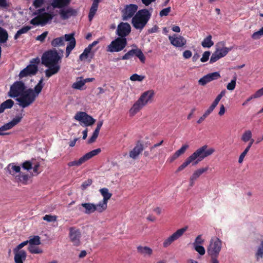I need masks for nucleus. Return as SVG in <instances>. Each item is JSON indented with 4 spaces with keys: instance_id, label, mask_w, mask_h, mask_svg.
I'll use <instances>...</instances> for the list:
<instances>
[{
    "instance_id": "f257e3e1",
    "label": "nucleus",
    "mask_w": 263,
    "mask_h": 263,
    "mask_svg": "<svg viewBox=\"0 0 263 263\" xmlns=\"http://www.w3.org/2000/svg\"><path fill=\"white\" fill-rule=\"evenodd\" d=\"M62 57L60 55L55 49L48 50L45 51L41 58L42 64L48 68L45 71V76L49 78L59 72L61 66Z\"/></svg>"
},
{
    "instance_id": "f03ea898",
    "label": "nucleus",
    "mask_w": 263,
    "mask_h": 263,
    "mask_svg": "<svg viewBox=\"0 0 263 263\" xmlns=\"http://www.w3.org/2000/svg\"><path fill=\"white\" fill-rule=\"evenodd\" d=\"M215 151L214 148L209 147L206 144L200 147L185 159L184 162L178 167L176 172L182 171L190 164L192 165H196L204 158L212 155Z\"/></svg>"
},
{
    "instance_id": "7ed1b4c3",
    "label": "nucleus",
    "mask_w": 263,
    "mask_h": 263,
    "mask_svg": "<svg viewBox=\"0 0 263 263\" xmlns=\"http://www.w3.org/2000/svg\"><path fill=\"white\" fill-rule=\"evenodd\" d=\"M43 79L42 78L34 88L27 89L15 100L18 102L19 106L25 108L31 105L39 95L41 92L44 87Z\"/></svg>"
},
{
    "instance_id": "20e7f679",
    "label": "nucleus",
    "mask_w": 263,
    "mask_h": 263,
    "mask_svg": "<svg viewBox=\"0 0 263 263\" xmlns=\"http://www.w3.org/2000/svg\"><path fill=\"white\" fill-rule=\"evenodd\" d=\"M51 6H48L45 8L36 10L33 12L36 16L30 20V23L34 26H44L49 23L55 15L53 9H50Z\"/></svg>"
},
{
    "instance_id": "39448f33",
    "label": "nucleus",
    "mask_w": 263,
    "mask_h": 263,
    "mask_svg": "<svg viewBox=\"0 0 263 263\" xmlns=\"http://www.w3.org/2000/svg\"><path fill=\"white\" fill-rule=\"evenodd\" d=\"M151 16V13L148 10H140L132 18V24L136 29L141 30L146 26Z\"/></svg>"
},
{
    "instance_id": "423d86ee",
    "label": "nucleus",
    "mask_w": 263,
    "mask_h": 263,
    "mask_svg": "<svg viewBox=\"0 0 263 263\" xmlns=\"http://www.w3.org/2000/svg\"><path fill=\"white\" fill-rule=\"evenodd\" d=\"M68 42L66 49V57H68L76 46V40L74 37V33L65 34L64 36L57 37L51 42V45L56 47L63 46L65 42Z\"/></svg>"
},
{
    "instance_id": "0eeeda50",
    "label": "nucleus",
    "mask_w": 263,
    "mask_h": 263,
    "mask_svg": "<svg viewBox=\"0 0 263 263\" xmlns=\"http://www.w3.org/2000/svg\"><path fill=\"white\" fill-rule=\"evenodd\" d=\"M27 89V87L23 81H15L10 86V90L8 92V96L10 98H17V97H19Z\"/></svg>"
},
{
    "instance_id": "6e6552de",
    "label": "nucleus",
    "mask_w": 263,
    "mask_h": 263,
    "mask_svg": "<svg viewBox=\"0 0 263 263\" xmlns=\"http://www.w3.org/2000/svg\"><path fill=\"white\" fill-rule=\"evenodd\" d=\"M127 45L126 38L117 37L107 47V51L116 52L122 50Z\"/></svg>"
},
{
    "instance_id": "1a4fd4ad",
    "label": "nucleus",
    "mask_w": 263,
    "mask_h": 263,
    "mask_svg": "<svg viewBox=\"0 0 263 263\" xmlns=\"http://www.w3.org/2000/svg\"><path fill=\"white\" fill-rule=\"evenodd\" d=\"M222 242L217 237L212 238L210 244L207 248V253L209 255H219L221 249Z\"/></svg>"
},
{
    "instance_id": "9d476101",
    "label": "nucleus",
    "mask_w": 263,
    "mask_h": 263,
    "mask_svg": "<svg viewBox=\"0 0 263 263\" xmlns=\"http://www.w3.org/2000/svg\"><path fill=\"white\" fill-rule=\"evenodd\" d=\"M188 227L185 226L181 229H178L172 235L169 236L166 239L164 240L163 243V246L164 248H167L170 246L173 242L178 239L181 236L183 235L184 233L187 230Z\"/></svg>"
},
{
    "instance_id": "9b49d317",
    "label": "nucleus",
    "mask_w": 263,
    "mask_h": 263,
    "mask_svg": "<svg viewBox=\"0 0 263 263\" xmlns=\"http://www.w3.org/2000/svg\"><path fill=\"white\" fill-rule=\"evenodd\" d=\"M138 10V6L135 4H129L126 5L122 11V19L126 21L133 17Z\"/></svg>"
},
{
    "instance_id": "f8f14e48",
    "label": "nucleus",
    "mask_w": 263,
    "mask_h": 263,
    "mask_svg": "<svg viewBox=\"0 0 263 263\" xmlns=\"http://www.w3.org/2000/svg\"><path fill=\"white\" fill-rule=\"evenodd\" d=\"M83 208L85 213L87 214H91L95 211L101 213L105 211V209L99 203L97 204L91 203H83Z\"/></svg>"
},
{
    "instance_id": "ddd939ff",
    "label": "nucleus",
    "mask_w": 263,
    "mask_h": 263,
    "mask_svg": "<svg viewBox=\"0 0 263 263\" xmlns=\"http://www.w3.org/2000/svg\"><path fill=\"white\" fill-rule=\"evenodd\" d=\"M23 116H17L13 119L10 122L5 124L4 125L0 127V135H8L9 133H4V131L9 130L13 127L15 125L18 124L22 119Z\"/></svg>"
},
{
    "instance_id": "4468645a",
    "label": "nucleus",
    "mask_w": 263,
    "mask_h": 263,
    "mask_svg": "<svg viewBox=\"0 0 263 263\" xmlns=\"http://www.w3.org/2000/svg\"><path fill=\"white\" fill-rule=\"evenodd\" d=\"M38 70L37 66L35 64H29L26 68L21 71L19 73V77L22 79L27 76L35 75Z\"/></svg>"
},
{
    "instance_id": "2eb2a0df",
    "label": "nucleus",
    "mask_w": 263,
    "mask_h": 263,
    "mask_svg": "<svg viewBox=\"0 0 263 263\" xmlns=\"http://www.w3.org/2000/svg\"><path fill=\"white\" fill-rule=\"evenodd\" d=\"M134 55L137 57L142 63H144L145 57L142 51L138 48L129 50L122 57V59L128 60Z\"/></svg>"
},
{
    "instance_id": "dca6fc26",
    "label": "nucleus",
    "mask_w": 263,
    "mask_h": 263,
    "mask_svg": "<svg viewBox=\"0 0 263 263\" xmlns=\"http://www.w3.org/2000/svg\"><path fill=\"white\" fill-rule=\"evenodd\" d=\"M130 26L128 23L122 22L118 26L117 34L121 38H125V37L130 33Z\"/></svg>"
},
{
    "instance_id": "f3484780",
    "label": "nucleus",
    "mask_w": 263,
    "mask_h": 263,
    "mask_svg": "<svg viewBox=\"0 0 263 263\" xmlns=\"http://www.w3.org/2000/svg\"><path fill=\"white\" fill-rule=\"evenodd\" d=\"M171 43L176 47H182L186 43V40L183 36L174 34L173 36H168Z\"/></svg>"
},
{
    "instance_id": "a211bd4d",
    "label": "nucleus",
    "mask_w": 263,
    "mask_h": 263,
    "mask_svg": "<svg viewBox=\"0 0 263 263\" xmlns=\"http://www.w3.org/2000/svg\"><path fill=\"white\" fill-rule=\"evenodd\" d=\"M81 233L74 228H70L69 229V237L70 241L75 246H78L80 245Z\"/></svg>"
},
{
    "instance_id": "6ab92c4d",
    "label": "nucleus",
    "mask_w": 263,
    "mask_h": 263,
    "mask_svg": "<svg viewBox=\"0 0 263 263\" xmlns=\"http://www.w3.org/2000/svg\"><path fill=\"white\" fill-rule=\"evenodd\" d=\"M99 192L103 197V200L100 202L99 203L106 210L107 208L108 201L112 196V194L109 192V190L107 188L105 187L100 189Z\"/></svg>"
},
{
    "instance_id": "aec40b11",
    "label": "nucleus",
    "mask_w": 263,
    "mask_h": 263,
    "mask_svg": "<svg viewBox=\"0 0 263 263\" xmlns=\"http://www.w3.org/2000/svg\"><path fill=\"white\" fill-rule=\"evenodd\" d=\"M155 95L153 90H149L144 92L139 98L138 100L144 106L146 105L148 103L151 102L153 100Z\"/></svg>"
},
{
    "instance_id": "412c9836",
    "label": "nucleus",
    "mask_w": 263,
    "mask_h": 263,
    "mask_svg": "<svg viewBox=\"0 0 263 263\" xmlns=\"http://www.w3.org/2000/svg\"><path fill=\"white\" fill-rule=\"evenodd\" d=\"M59 14L62 20H65L69 18L71 16L77 15V11L71 8H68L67 9L62 8L60 10Z\"/></svg>"
},
{
    "instance_id": "4be33fe9",
    "label": "nucleus",
    "mask_w": 263,
    "mask_h": 263,
    "mask_svg": "<svg viewBox=\"0 0 263 263\" xmlns=\"http://www.w3.org/2000/svg\"><path fill=\"white\" fill-rule=\"evenodd\" d=\"M208 166L205 167L200 168L196 170L190 178V185L192 186L194 185L195 181H196L203 173L208 170Z\"/></svg>"
},
{
    "instance_id": "5701e85b",
    "label": "nucleus",
    "mask_w": 263,
    "mask_h": 263,
    "mask_svg": "<svg viewBox=\"0 0 263 263\" xmlns=\"http://www.w3.org/2000/svg\"><path fill=\"white\" fill-rule=\"evenodd\" d=\"M71 0H52L50 5L53 9L55 8H64L67 6L70 3Z\"/></svg>"
},
{
    "instance_id": "b1692460",
    "label": "nucleus",
    "mask_w": 263,
    "mask_h": 263,
    "mask_svg": "<svg viewBox=\"0 0 263 263\" xmlns=\"http://www.w3.org/2000/svg\"><path fill=\"white\" fill-rule=\"evenodd\" d=\"M14 253V261L15 263H23V261L26 260L27 254L25 251L21 250V251H13Z\"/></svg>"
},
{
    "instance_id": "393cba45",
    "label": "nucleus",
    "mask_w": 263,
    "mask_h": 263,
    "mask_svg": "<svg viewBox=\"0 0 263 263\" xmlns=\"http://www.w3.org/2000/svg\"><path fill=\"white\" fill-rule=\"evenodd\" d=\"M143 145L140 143L136 146L129 152V157L133 159L137 158L139 155L143 151Z\"/></svg>"
},
{
    "instance_id": "a878e982",
    "label": "nucleus",
    "mask_w": 263,
    "mask_h": 263,
    "mask_svg": "<svg viewBox=\"0 0 263 263\" xmlns=\"http://www.w3.org/2000/svg\"><path fill=\"white\" fill-rule=\"evenodd\" d=\"M144 106L138 100L132 106L129 110V116H134L137 114Z\"/></svg>"
},
{
    "instance_id": "bb28decb",
    "label": "nucleus",
    "mask_w": 263,
    "mask_h": 263,
    "mask_svg": "<svg viewBox=\"0 0 263 263\" xmlns=\"http://www.w3.org/2000/svg\"><path fill=\"white\" fill-rule=\"evenodd\" d=\"M93 3L92 4V5L90 7L89 13V20L91 21L92 19L93 18L94 15H95L98 8L99 3L100 2L101 0H92Z\"/></svg>"
},
{
    "instance_id": "cd10ccee",
    "label": "nucleus",
    "mask_w": 263,
    "mask_h": 263,
    "mask_svg": "<svg viewBox=\"0 0 263 263\" xmlns=\"http://www.w3.org/2000/svg\"><path fill=\"white\" fill-rule=\"evenodd\" d=\"M98 43V41H94L84 49L83 51V58L87 59L89 57L90 59H92L93 54L91 53V50L92 48Z\"/></svg>"
},
{
    "instance_id": "c85d7f7f",
    "label": "nucleus",
    "mask_w": 263,
    "mask_h": 263,
    "mask_svg": "<svg viewBox=\"0 0 263 263\" xmlns=\"http://www.w3.org/2000/svg\"><path fill=\"white\" fill-rule=\"evenodd\" d=\"M102 124H103L102 121H100L98 122L97 126L96 129L93 132V133L92 136L91 137V138L89 139V140L88 141V143L89 144L92 143L96 141V139L97 138V137L99 135V131H100V129L101 126H102Z\"/></svg>"
},
{
    "instance_id": "c756f323",
    "label": "nucleus",
    "mask_w": 263,
    "mask_h": 263,
    "mask_svg": "<svg viewBox=\"0 0 263 263\" xmlns=\"http://www.w3.org/2000/svg\"><path fill=\"white\" fill-rule=\"evenodd\" d=\"M137 251L139 253L144 256L147 255L150 256L153 253V250L148 247L138 246L137 247Z\"/></svg>"
},
{
    "instance_id": "7c9ffc66",
    "label": "nucleus",
    "mask_w": 263,
    "mask_h": 263,
    "mask_svg": "<svg viewBox=\"0 0 263 263\" xmlns=\"http://www.w3.org/2000/svg\"><path fill=\"white\" fill-rule=\"evenodd\" d=\"M96 122V120L91 116L83 112V124L86 126H91Z\"/></svg>"
},
{
    "instance_id": "2f4dec72",
    "label": "nucleus",
    "mask_w": 263,
    "mask_h": 263,
    "mask_svg": "<svg viewBox=\"0 0 263 263\" xmlns=\"http://www.w3.org/2000/svg\"><path fill=\"white\" fill-rule=\"evenodd\" d=\"M101 152L100 148L94 149L83 156V162L88 160L92 157L97 155Z\"/></svg>"
},
{
    "instance_id": "473e14b6",
    "label": "nucleus",
    "mask_w": 263,
    "mask_h": 263,
    "mask_svg": "<svg viewBox=\"0 0 263 263\" xmlns=\"http://www.w3.org/2000/svg\"><path fill=\"white\" fill-rule=\"evenodd\" d=\"M8 36L6 30L0 27V44L6 43L8 39Z\"/></svg>"
},
{
    "instance_id": "72a5a7b5",
    "label": "nucleus",
    "mask_w": 263,
    "mask_h": 263,
    "mask_svg": "<svg viewBox=\"0 0 263 263\" xmlns=\"http://www.w3.org/2000/svg\"><path fill=\"white\" fill-rule=\"evenodd\" d=\"M214 45V42L212 41V36L208 35L205 37L201 43V45L203 47L210 48Z\"/></svg>"
},
{
    "instance_id": "f704fd0d",
    "label": "nucleus",
    "mask_w": 263,
    "mask_h": 263,
    "mask_svg": "<svg viewBox=\"0 0 263 263\" xmlns=\"http://www.w3.org/2000/svg\"><path fill=\"white\" fill-rule=\"evenodd\" d=\"M31 27L29 26H23L21 29L16 32L14 35V39L15 40L17 39L21 34L27 33L29 30L31 29Z\"/></svg>"
},
{
    "instance_id": "c9c22d12",
    "label": "nucleus",
    "mask_w": 263,
    "mask_h": 263,
    "mask_svg": "<svg viewBox=\"0 0 263 263\" xmlns=\"http://www.w3.org/2000/svg\"><path fill=\"white\" fill-rule=\"evenodd\" d=\"M7 168L9 173L11 175H14V173H19L21 170V167L20 166L15 165L11 164H9Z\"/></svg>"
},
{
    "instance_id": "e433bc0d",
    "label": "nucleus",
    "mask_w": 263,
    "mask_h": 263,
    "mask_svg": "<svg viewBox=\"0 0 263 263\" xmlns=\"http://www.w3.org/2000/svg\"><path fill=\"white\" fill-rule=\"evenodd\" d=\"M27 241L29 245L37 246L41 244L40 237L37 235L33 236L32 237H30Z\"/></svg>"
},
{
    "instance_id": "4c0bfd02",
    "label": "nucleus",
    "mask_w": 263,
    "mask_h": 263,
    "mask_svg": "<svg viewBox=\"0 0 263 263\" xmlns=\"http://www.w3.org/2000/svg\"><path fill=\"white\" fill-rule=\"evenodd\" d=\"M252 134L250 130H246L242 134L241 139L244 142H247L252 139Z\"/></svg>"
},
{
    "instance_id": "58836bf2",
    "label": "nucleus",
    "mask_w": 263,
    "mask_h": 263,
    "mask_svg": "<svg viewBox=\"0 0 263 263\" xmlns=\"http://www.w3.org/2000/svg\"><path fill=\"white\" fill-rule=\"evenodd\" d=\"M28 250L32 254H41L43 253L42 249L36 246L29 245Z\"/></svg>"
},
{
    "instance_id": "ea45409f",
    "label": "nucleus",
    "mask_w": 263,
    "mask_h": 263,
    "mask_svg": "<svg viewBox=\"0 0 263 263\" xmlns=\"http://www.w3.org/2000/svg\"><path fill=\"white\" fill-rule=\"evenodd\" d=\"M16 179L17 180V182H21L24 184H26L29 179V177L27 175H22L20 174L16 176Z\"/></svg>"
},
{
    "instance_id": "a19ab883",
    "label": "nucleus",
    "mask_w": 263,
    "mask_h": 263,
    "mask_svg": "<svg viewBox=\"0 0 263 263\" xmlns=\"http://www.w3.org/2000/svg\"><path fill=\"white\" fill-rule=\"evenodd\" d=\"M262 36H263V27L251 35V37L254 40H259Z\"/></svg>"
},
{
    "instance_id": "79ce46f5",
    "label": "nucleus",
    "mask_w": 263,
    "mask_h": 263,
    "mask_svg": "<svg viewBox=\"0 0 263 263\" xmlns=\"http://www.w3.org/2000/svg\"><path fill=\"white\" fill-rule=\"evenodd\" d=\"M237 80V76H235L233 77V79L231 80V81L227 85V88L229 90H233L236 86Z\"/></svg>"
},
{
    "instance_id": "37998d69",
    "label": "nucleus",
    "mask_w": 263,
    "mask_h": 263,
    "mask_svg": "<svg viewBox=\"0 0 263 263\" xmlns=\"http://www.w3.org/2000/svg\"><path fill=\"white\" fill-rule=\"evenodd\" d=\"M220 45L222 44H218L217 45V48L220 52H221L222 54H223L224 56H226L228 53L231 50V48H229L226 47L220 46Z\"/></svg>"
},
{
    "instance_id": "c03bdc74",
    "label": "nucleus",
    "mask_w": 263,
    "mask_h": 263,
    "mask_svg": "<svg viewBox=\"0 0 263 263\" xmlns=\"http://www.w3.org/2000/svg\"><path fill=\"white\" fill-rule=\"evenodd\" d=\"M145 78V76L142 75H138L135 73L130 77V80L132 81H142Z\"/></svg>"
},
{
    "instance_id": "a18cd8bd",
    "label": "nucleus",
    "mask_w": 263,
    "mask_h": 263,
    "mask_svg": "<svg viewBox=\"0 0 263 263\" xmlns=\"http://www.w3.org/2000/svg\"><path fill=\"white\" fill-rule=\"evenodd\" d=\"M72 87L74 89H81L82 88V77L79 78V80L77 82H74Z\"/></svg>"
},
{
    "instance_id": "49530a36",
    "label": "nucleus",
    "mask_w": 263,
    "mask_h": 263,
    "mask_svg": "<svg viewBox=\"0 0 263 263\" xmlns=\"http://www.w3.org/2000/svg\"><path fill=\"white\" fill-rule=\"evenodd\" d=\"M209 77L210 82L213 80H217L220 78V75L218 72H214L207 74Z\"/></svg>"
},
{
    "instance_id": "de8ad7c7",
    "label": "nucleus",
    "mask_w": 263,
    "mask_h": 263,
    "mask_svg": "<svg viewBox=\"0 0 263 263\" xmlns=\"http://www.w3.org/2000/svg\"><path fill=\"white\" fill-rule=\"evenodd\" d=\"M209 82H210V81L207 74L200 79L198 81L199 84L202 86H204Z\"/></svg>"
},
{
    "instance_id": "09e8293b",
    "label": "nucleus",
    "mask_w": 263,
    "mask_h": 263,
    "mask_svg": "<svg viewBox=\"0 0 263 263\" xmlns=\"http://www.w3.org/2000/svg\"><path fill=\"white\" fill-rule=\"evenodd\" d=\"M188 148H189L188 145L184 144L182 146V147L179 149L177 150L175 153L179 157L180 155L183 154Z\"/></svg>"
},
{
    "instance_id": "8fccbe9b",
    "label": "nucleus",
    "mask_w": 263,
    "mask_h": 263,
    "mask_svg": "<svg viewBox=\"0 0 263 263\" xmlns=\"http://www.w3.org/2000/svg\"><path fill=\"white\" fill-rule=\"evenodd\" d=\"M194 248L195 250L200 255H203L205 254V249L202 246L199 245H196L194 246Z\"/></svg>"
},
{
    "instance_id": "3c124183",
    "label": "nucleus",
    "mask_w": 263,
    "mask_h": 263,
    "mask_svg": "<svg viewBox=\"0 0 263 263\" xmlns=\"http://www.w3.org/2000/svg\"><path fill=\"white\" fill-rule=\"evenodd\" d=\"M43 219L48 222L55 221L57 220V216L50 215H45L43 217Z\"/></svg>"
},
{
    "instance_id": "603ef678",
    "label": "nucleus",
    "mask_w": 263,
    "mask_h": 263,
    "mask_svg": "<svg viewBox=\"0 0 263 263\" xmlns=\"http://www.w3.org/2000/svg\"><path fill=\"white\" fill-rule=\"evenodd\" d=\"M6 109L11 108L14 105V101L11 99H8L3 103Z\"/></svg>"
},
{
    "instance_id": "864d4df0",
    "label": "nucleus",
    "mask_w": 263,
    "mask_h": 263,
    "mask_svg": "<svg viewBox=\"0 0 263 263\" xmlns=\"http://www.w3.org/2000/svg\"><path fill=\"white\" fill-rule=\"evenodd\" d=\"M81 164H82V157L80 158L78 160H74L71 162H70L68 163L69 166H79Z\"/></svg>"
},
{
    "instance_id": "5fc2aeb1",
    "label": "nucleus",
    "mask_w": 263,
    "mask_h": 263,
    "mask_svg": "<svg viewBox=\"0 0 263 263\" xmlns=\"http://www.w3.org/2000/svg\"><path fill=\"white\" fill-rule=\"evenodd\" d=\"M257 258H262L263 256V240L261 242L260 247L258 248L256 254Z\"/></svg>"
},
{
    "instance_id": "6e6d98bb",
    "label": "nucleus",
    "mask_w": 263,
    "mask_h": 263,
    "mask_svg": "<svg viewBox=\"0 0 263 263\" xmlns=\"http://www.w3.org/2000/svg\"><path fill=\"white\" fill-rule=\"evenodd\" d=\"M48 31H45L43 33H42L41 35H38L36 40L37 41H40L41 42H44L46 37H47L48 35Z\"/></svg>"
},
{
    "instance_id": "4d7b16f0",
    "label": "nucleus",
    "mask_w": 263,
    "mask_h": 263,
    "mask_svg": "<svg viewBox=\"0 0 263 263\" xmlns=\"http://www.w3.org/2000/svg\"><path fill=\"white\" fill-rule=\"evenodd\" d=\"M204 242V240L202 238L201 235H198L195 239L194 242L193 243V246H195L196 245L199 246L202 244Z\"/></svg>"
},
{
    "instance_id": "13d9d810",
    "label": "nucleus",
    "mask_w": 263,
    "mask_h": 263,
    "mask_svg": "<svg viewBox=\"0 0 263 263\" xmlns=\"http://www.w3.org/2000/svg\"><path fill=\"white\" fill-rule=\"evenodd\" d=\"M28 243L27 240L23 241V242L19 244L16 247L13 249V251H21V249L24 246H26Z\"/></svg>"
},
{
    "instance_id": "bf43d9fd",
    "label": "nucleus",
    "mask_w": 263,
    "mask_h": 263,
    "mask_svg": "<svg viewBox=\"0 0 263 263\" xmlns=\"http://www.w3.org/2000/svg\"><path fill=\"white\" fill-rule=\"evenodd\" d=\"M249 149L246 148L244 151L240 154L238 159V162L239 163H241L243 162V159L246 155H247V153L249 152Z\"/></svg>"
},
{
    "instance_id": "052dcab7",
    "label": "nucleus",
    "mask_w": 263,
    "mask_h": 263,
    "mask_svg": "<svg viewBox=\"0 0 263 263\" xmlns=\"http://www.w3.org/2000/svg\"><path fill=\"white\" fill-rule=\"evenodd\" d=\"M44 3V0H34L33 2V6L36 8H39L41 7Z\"/></svg>"
},
{
    "instance_id": "680f3d73",
    "label": "nucleus",
    "mask_w": 263,
    "mask_h": 263,
    "mask_svg": "<svg viewBox=\"0 0 263 263\" xmlns=\"http://www.w3.org/2000/svg\"><path fill=\"white\" fill-rule=\"evenodd\" d=\"M210 55V51H205L203 53V54L202 55V57L201 58L200 61L202 62H206L208 60Z\"/></svg>"
},
{
    "instance_id": "e2e57ef3",
    "label": "nucleus",
    "mask_w": 263,
    "mask_h": 263,
    "mask_svg": "<svg viewBox=\"0 0 263 263\" xmlns=\"http://www.w3.org/2000/svg\"><path fill=\"white\" fill-rule=\"evenodd\" d=\"M22 167L25 170H29L32 168V164L30 161H26L23 163Z\"/></svg>"
},
{
    "instance_id": "0e129e2a",
    "label": "nucleus",
    "mask_w": 263,
    "mask_h": 263,
    "mask_svg": "<svg viewBox=\"0 0 263 263\" xmlns=\"http://www.w3.org/2000/svg\"><path fill=\"white\" fill-rule=\"evenodd\" d=\"M171 11V7H167L162 9L160 12V15L161 16H167Z\"/></svg>"
},
{
    "instance_id": "69168bd1",
    "label": "nucleus",
    "mask_w": 263,
    "mask_h": 263,
    "mask_svg": "<svg viewBox=\"0 0 263 263\" xmlns=\"http://www.w3.org/2000/svg\"><path fill=\"white\" fill-rule=\"evenodd\" d=\"M219 59H220V57L214 52L210 58V63H214L218 61Z\"/></svg>"
},
{
    "instance_id": "338daca9",
    "label": "nucleus",
    "mask_w": 263,
    "mask_h": 263,
    "mask_svg": "<svg viewBox=\"0 0 263 263\" xmlns=\"http://www.w3.org/2000/svg\"><path fill=\"white\" fill-rule=\"evenodd\" d=\"M263 95V87L258 89L256 91L255 93L253 94L254 98H258Z\"/></svg>"
},
{
    "instance_id": "774afa93",
    "label": "nucleus",
    "mask_w": 263,
    "mask_h": 263,
    "mask_svg": "<svg viewBox=\"0 0 263 263\" xmlns=\"http://www.w3.org/2000/svg\"><path fill=\"white\" fill-rule=\"evenodd\" d=\"M192 55V52L189 50H185L183 53V57L186 59H189L190 58Z\"/></svg>"
}]
</instances>
